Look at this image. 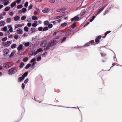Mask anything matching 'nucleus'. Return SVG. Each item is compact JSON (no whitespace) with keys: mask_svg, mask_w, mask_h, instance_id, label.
<instances>
[{"mask_svg":"<svg viewBox=\"0 0 122 122\" xmlns=\"http://www.w3.org/2000/svg\"><path fill=\"white\" fill-rule=\"evenodd\" d=\"M11 43V42L10 41H8L6 43H5L3 42L2 44H3V45L4 46L7 47L9 46L10 44Z\"/></svg>","mask_w":122,"mask_h":122,"instance_id":"obj_6","label":"nucleus"},{"mask_svg":"<svg viewBox=\"0 0 122 122\" xmlns=\"http://www.w3.org/2000/svg\"><path fill=\"white\" fill-rule=\"evenodd\" d=\"M49 22L48 20H46L44 22V24L45 25H47L49 24Z\"/></svg>","mask_w":122,"mask_h":122,"instance_id":"obj_33","label":"nucleus"},{"mask_svg":"<svg viewBox=\"0 0 122 122\" xmlns=\"http://www.w3.org/2000/svg\"><path fill=\"white\" fill-rule=\"evenodd\" d=\"M53 27V25L52 24H49L48 25V27L49 28H51Z\"/></svg>","mask_w":122,"mask_h":122,"instance_id":"obj_41","label":"nucleus"},{"mask_svg":"<svg viewBox=\"0 0 122 122\" xmlns=\"http://www.w3.org/2000/svg\"><path fill=\"white\" fill-rule=\"evenodd\" d=\"M69 30L70 32L72 34V35H73L75 33V30H72L71 29L70 30Z\"/></svg>","mask_w":122,"mask_h":122,"instance_id":"obj_26","label":"nucleus"},{"mask_svg":"<svg viewBox=\"0 0 122 122\" xmlns=\"http://www.w3.org/2000/svg\"><path fill=\"white\" fill-rule=\"evenodd\" d=\"M2 29H3L2 30H3L5 31H6L7 30V27L6 26H4L2 28Z\"/></svg>","mask_w":122,"mask_h":122,"instance_id":"obj_44","label":"nucleus"},{"mask_svg":"<svg viewBox=\"0 0 122 122\" xmlns=\"http://www.w3.org/2000/svg\"><path fill=\"white\" fill-rule=\"evenodd\" d=\"M16 67H14L10 69L8 71V73L10 75H12L15 73V71L16 70Z\"/></svg>","mask_w":122,"mask_h":122,"instance_id":"obj_1","label":"nucleus"},{"mask_svg":"<svg viewBox=\"0 0 122 122\" xmlns=\"http://www.w3.org/2000/svg\"><path fill=\"white\" fill-rule=\"evenodd\" d=\"M14 37L15 39L17 40L18 37V35L17 34L15 35Z\"/></svg>","mask_w":122,"mask_h":122,"instance_id":"obj_61","label":"nucleus"},{"mask_svg":"<svg viewBox=\"0 0 122 122\" xmlns=\"http://www.w3.org/2000/svg\"><path fill=\"white\" fill-rule=\"evenodd\" d=\"M15 52L14 51H12L11 53L10 54L9 56V57H10L12 56L15 54Z\"/></svg>","mask_w":122,"mask_h":122,"instance_id":"obj_48","label":"nucleus"},{"mask_svg":"<svg viewBox=\"0 0 122 122\" xmlns=\"http://www.w3.org/2000/svg\"><path fill=\"white\" fill-rule=\"evenodd\" d=\"M10 9V7L9 6L6 7L4 9V10L5 11H7L9 10Z\"/></svg>","mask_w":122,"mask_h":122,"instance_id":"obj_27","label":"nucleus"},{"mask_svg":"<svg viewBox=\"0 0 122 122\" xmlns=\"http://www.w3.org/2000/svg\"><path fill=\"white\" fill-rule=\"evenodd\" d=\"M48 41L47 40H45L43 41L40 44L41 47H44L46 46L47 43Z\"/></svg>","mask_w":122,"mask_h":122,"instance_id":"obj_3","label":"nucleus"},{"mask_svg":"<svg viewBox=\"0 0 122 122\" xmlns=\"http://www.w3.org/2000/svg\"><path fill=\"white\" fill-rule=\"evenodd\" d=\"M7 37H5L3 38L2 39V41H6L7 40Z\"/></svg>","mask_w":122,"mask_h":122,"instance_id":"obj_52","label":"nucleus"},{"mask_svg":"<svg viewBox=\"0 0 122 122\" xmlns=\"http://www.w3.org/2000/svg\"><path fill=\"white\" fill-rule=\"evenodd\" d=\"M67 38V37H64L62 39L61 41V43H62L64 42L66 40V39Z\"/></svg>","mask_w":122,"mask_h":122,"instance_id":"obj_17","label":"nucleus"},{"mask_svg":"<svg viewBox=\"0 0 122 122\" xmlns=\"http://www.w3.org/2000/svg\"><path fill=\"white\" fill-rule=\"evenodd\" d=\"M31 23H28L27 24V25L29 27H30L31 26Z\"/></svg>","mask_w":122,"mask_h":122,"instance_id":"obj_63","label":"nucleus"},{"mask_svg":"<svg viewBox=\"0 0 122 122\" xmlns=\"http://www.w3.org/2000/svg\"><path fill=\"white\" fill-rule=\"evenodd\" d=\"M33 5L32 4H31L28 7V10H30L33 7Z\"/></svg>","mask_w":122,"mask_h":122,"instance_id":"obj_38","label":"nucleus"},{"mask_svg":"<svg viewBox=\"0 0 122 122\" xmlns=\"http://www.w3.org/2000/svg\"><path fill=\"white\" fill-rule=\"evenodd\" d=\"M16 45L15 44L12 45L11 46V47L12 49H14L16 47Z\"/></svg>","mask_w":122,"mask_h":122,"instance_id":"obj_37","label":"nucleus"},{"mask_svg":"<svg viewBox=\"0 0 122 122\" xmlns=\"http://www.w3.org/2000/svg\"><path fill=\"white\" fill-rule=\"evenodd\" d=\"M43 29V27L41 26L39 27L38 28V30L39 31H42Z\"/></svg>","mask_w":122,"mask_h":122,"instance_id":"obj_46","label":"nucleus"},{"mask_svg":"<svg viewBox=\"0 0 122 122\" xmlns=\"http://www.w3.org/2000/svg\"><path fill=\"white\" fill-rule=\"evenodd\" d=\"M28 59V58L27 57H26L24 58L23 60V61L25 62H26L27 61Z\"/></svg>","mask_w":122,"mask_h":122,"instance_id":"obj_31","label":"nucleus"},{"mask_svg":"<svg viewBox=\"0 0 122 122\" xmlns=\"http://www.w3.org/2000/svg\"><path fill=\"white\" fill-rule=\"evenodd\" d=\"M31 65L30 63H28L27 65L25 67V69H27L28 68H29L31 66Z\"/></svg>","mask_w":122,"mask_h":122,"instance_id":"obj_23","label":"nucleus"},{"mask_svg":"<svg viewBox=\"0 0 122 122\" xmlns=\"http://www.w3.org/2000/svg\"><path fill=\"white\" fill-rule=\"evenodd\" d=\"M24 29L25 31L27 32L28 31V28L27 26H25L24 27Z\"/></svg>","mask_w":122,"mask_h":122,"instance_id":"obj_42","label":"nucleus"},{"mask_svg":"<svg viewBox=\"0 0 122 122\" xmlns=\"http://www.w3.org/2000/svg\"><path fill=\"white\" fill-rule=\"evenodd\" d=\"M24 62H21L20 65V68H22L23 67V66L24 65Z\"/></svg>","mask_w":122,"mask_h":122,"instance_id":"obj_20","label":"nucleus"},{"mask_svg":"<svg viewBox=\"0 0 122 122\" xmlns=\"http://www.w3.org/2000/svg\"><path fill=\"white\" fill-rule=\"evenodd\" d=\"M94 43V41L93 40H92L88 42L89 46L91 45L92 44H93Z\"/></svg>","mask_w":122,"mask_h":122,"instance_id":"obj_19","label":"nucleus"},{"mask_svg":"<svg viewBox=\"0 0 122 122\" xmlns=\"http://www.w3.org/2000/svg\"><path fill=\"white\" fill-rule=\"evenodd\" d=\"M28 71H26V72H25V73H24L23 75H24L25 77L28 74Z\"/></svg>","mask_w":122,"mask_h":122,"instance_id":"obj_58","label":"nucleus"},{"mask_svg":"<svg viewBox=\"0 0 122 122\" xmlns=\"http://www.w3.org/2000/svg\"><path fill=\"white\" fill-rule=\"evenodd\" d=\"M16 33L18 34H22L23 33V31L21 29L18 28L16 30Z\"/></svg>","mask_w":122,"mask_h":122,"instance_id":"obj_11","label":"nucleus"},{"mask_svg":"<svg viewBox=\"0 0 122 122\" xmlns=\"http://www.w3.org/2000/svg\"><path fill=\"white\" fill-rule=\"evenodd\" d=\"M5 24L4 21L2 20L0 21V26H4Z\"/></svg>","mask_w":122,"mask_h":122,"instance_id":"obj_16","label":"nucleus"},{"mask_svg":"<svg viewBox=\"0 0 122 122\" xmlns=\"http://www.w3.org/2000/svg\"><path fill=\"white\" fill-rule=\"evenodd\" d=\"M26 9L25 8H23L22 9L21 11L22 13H25L26 11Z\"/></svg>","mask_w":122,"mask_h":122,"instance_id":"obj_39","label":"nucleus"},{"mask_svg":"<svg viewBox=\"0 0 122 122\" xmlns=\"http://www.w3.org/2000/svg\"><path fill=\"white\" fill-rule=\"evenodd\" d=\"M102 37L101 36H99L97 37L96 38V39L99 40V39H100Z\"/></svg>","mask_w":122,"mask_h":122,"instance_id":"obj_51","label":"nucleus"},{"mask_svg":"<svg viewBox=\"0 0 122 122\" xmlns=\"http://www.w3.org/2000/svg\"><path fill=\"white\" fill-rule=\"evenodd\" d=\"M41 59V56H39L37 59V61H40Z\"/></svg>","mask_w":122,"mask_h":122,"instance_id":"obj_49","label":"nucleus"},{"mask_svg":"<svg viewBox=\"0 0 122 122\" xmlns=\"http://www.w3.org/2000/svg\"><path fill=\"white\" fill-rule=\"evenodd\" d=\"M23 7V5H18L17 6V8L18 9H20Z\"/></svg>","mask_w":122,"mask_h":122,"instance_id":"obj_28","label":"nucleus"},{"mask_svg":"<svg viewBox=\"0 0 122 122\" xmlns=\"http://www.w3.org/2000/svg\"><path fill=\"white\" fill-rule=\"evenodd\" d=\"M22 79L23 78L21 77H19L18 78V82H20L22 81V80H23L24 79Z\"/></svg>","mask_w":122,"mask_h":122,"instance_id":"obj_30","label":"nucleus"},{"mask_svg":"<svg viewBox=\"0 0 122 122\" xmlns=\"http://www.w3.org/2000/svg\"><path fill=\"white\" fill-rule=\"evenodd\" d=\"M16 5V1H15L12 3L10 5L12 8L15 7Z\"/></svg>","mask_w":122,"mask_h":122,"instance_id":"obj_13","label":"nucleus"},{"mask_svg":"<svg viewBox=\"0 0 122 122\" xmlns=\"http://www.w3.org/2000/svg\"><path fill=\"white\" fill-rule=\"evenodd\" d=\"M57 43L56 41L55 40H52L51 41L48 43V44L51 47L54 46Z\"/></svg>","mask_w":122,"mask_h":122,"instance_id":"obj_4","label":"nucleus"},{"mask_svg":"<svg viewBox=\"0 0 122 122\" xmlns=\"http://www.w3.org/2000/svg\"><path fill=\"white\" fill-rule=\"evenodd\" d=\"M10 0H8L5 2L4 4V5L5 6L8 5L9 3Z\"/></svg>","mask_w":122,"mask_h":122,"instance_id":"obj_29","label":"nucleus"},{"mask_svg":"<svg viewBox=\"0 0 122 122\" xmlns=\"http://www.w3.org/2000/svg\"><path fill=\"white\" fill-rule=\"evenodd\" d=\"M29 42H27L25 43L24 45L26 47H27L29 45Z\"/></svg>","mask_w":122,"mask_h":122,"instance_id":"obj_47","label":"nucleus"},{"mask_svg":"<svg viewBox=\"0 0 122 122\" xmlns=\"http://www.w3.org/2000/svg\"><path fill=\"white\" fill-rule=\"evenodd\" d=\"M42 50V49L41 48H40L37 49L36 51L38 53L41 51Z\"/></svg>","mask_w":122,"mask_h":122,"instance_id":"obj_35","label":"nucleus"},{"mask_svg":"<svg viewBox=\"0 0 122 122\" xmlns=\"http://www.w3.org/2000/svg\"><path fill=\"white\" fill-rule=\"evenodd\" d=\"M62 12L63 13V14L62 15H61L59 16H55L54 17V19H58L59 18H61L62 16H64L65 15L64 10H62Z\"/></svg>","mask_w":122,"mask_h":122,"instance_id":"obj_7","label":"nucleus"},{"mask_svg":"<svg viewBox=\"0 0 122 122\" xmlns=\"http://www.w3.org/2000/svg\"><path fill=\"white\" fill-rule=\"evenodd\" d=\"M31 31L32 32H35L36 31V29L33 28H31Z\"/></svg>","mask_w":122,"mask_h":122,"instance_id":"obj_54","label":"nucleus"},{"mask_svg":"<svg viewBox=\"0 0 122 122\" xmlns=\"http://www.w3.org/2000/svg\"><path fill=\"white\" fill-rule=\"evenodd\" d=\"M109 10H107L105 11V12L103 14V15H106L107 13H108V12Z\"/></svg>","mask_w":122,"mask_h":122,"instance_id":"obj_56","label":"nucleus"},{"mask_svg":"<svg viewBox=\"0 0 122 122\" xmlns=\"http://www.w3.org/2000/svg\"><path fill=\"white\" fill-rule=\"evenodd\" d=\"M86 11L85 10H82L81 13H80V15L82 16L84 15L85 14Z\"/></svg>","mask_w":122,"mask_h":122,"instance_id":"obj_15","label":"nucleus"},{"mask_svg":"<svg viewBox=\"0 0 122 122\" xmlns=\"http://www.w3.org/2000/svg\"><path fill=\"white\" fill-rule=\"evenodd\" d=\"M37 25L36 23H33L32 25V26L34 27H36Z\"/></svg>","mask_w":122,"mask_h":122,"instance_id":"obj_43","label":"nucleus"},{"mask_svg":"<svg viewBox=\"0 0 122 122\" xmlns=\"http://www.w3.org/2000/svg\"><path fill=\"white\" fill-rule=\"evenodd\" d=\"M33 55V51H30L28 54V55L29 57H30L32 56Z\"/></svg>","mask_w":122,"mask_h":122,"instance_id":"obj_22","label":"nucleus"},{"mask_svg":"<svg viewBox=\"0 0 122 122\" xmlns=\"http://www.w3.org/2000/svg\"><path fill=\"white\" fill-rule=\"evenodd\" d=\"M10 34L9 31H7L5 33V36H6L7 35H9Z\"/></svg>","mask_w":122,"mask_h":122,"instance_id":"obj_59","label":"nucleus"},{"mask_svg":"<svg viewBox=\"0 0 122 122\" xmlns=\"http://www.w3.org/2000/svg\"><path fill=\"white\" fill-rule=\"evenodd\" d=\"M36 59L35 58H33L30 61V63H32L36 61Z\"/></svg>","mask_w":122,"mask_h":122,"instance_id":"obj_45","label":"nucleus"},{"mask_svg":"<svg viewBox=\"0 0 122 122\" xmlns=\"http://www.w3.org/2000/svg\"><path fill=\"white\" fill-rule=\"evenodd\" d=\"M50 47H51V46H50V45L48 43V44H47V46L46 47V48L45 49V50H49L50 49Z\"/></svg>","mask_w":122,"mask_h":122,"instance_id":"obj_18","label":"nucleus"},{"mask_svg":"<svg viewBox=\"0 0 122 122\" xmlns=\"http://www.w3.org/2000/svg\"><path fill=\"white\" fill-rule=\"evenodd\" d=\"M20 19V17L19 16H16L14 17V20L15 21H16Z\"/></svg>","mask_w":122,"mask_h":122,"instance_id":"obj_14","label":"nucleus"},{"mask_svg":"<svg viewBox=\"0 0 122 122\" xmlns=\"http://www.w3.org/2000/svg\"><path fill=\"white\" fill-rule=\"evenodd\" d=\"M23 48V45L22 44L19 45L17 48V50L18 51V53L20 55H22L23 53V51H20Z\"/></svg>","mask_w":122,"mask_h":122,"instance_id":"obj_2","label":"nucleus"},{"mask_svg":"<svg viewBox=\"0 0 122 122\" xmlns=\"http://www.w3.org/2000/svg\"><path fill=\"white\" fill-rule=\"evenodd\" d=\"M32 19L33 20H37L38 19V18L36 16H33L32 17Z\"/></svg>","mask_w":122,"mask_h":122,"instance_id":"obj_24","label":"nucleus"},{"mask_svg":"<svg viewBox=\"0 0 122 122\" xmlns=\"http://www.w3.org/2000/svg\"><path fill=\"white\" fill-rule=\"evenodd\" d=\"M47 52H45L42 55V57H45L47 55Z\"/></svg>","mask_w":122,"mask_h":122,"instance_id":"obj_57","label":"nucleus"},{"mask_svg":"<svg viewBox=\"0 0 122 122\" xmlns=\"http://www.w3.org/2000/svg\"><path fill=\"white\" fill-rule=\"evenodd\" d=\"M65 36H72L73 35H72L71 33L70 32L69 30H67V32L65 33Z\"/></svg>","mask_w":122,"mask_h":122,"instance_id":"obj_10","label":"nucleus"},{"mask_svg":"<svg viewBox=\"0 0 122 122\" xmlns=\"http://www.w3.org/2000/svg\"><path fill=\"white\" fill-rule=\"evenodd\" d=\"M79 18L78 16V15L75 16L74 17L72 18L71 20V21L72 22L73 21H74V22L78 21H79Z\"/></svg>","mask_w":122,"mask_h":122,"instance_id":"obj_5","label":"nucleus"},{"mask_svg":"<svg viewBox=\"0 0 122 122\" xmlns=\"http://www.w3.org/2000/svg\"><path fill=\"white\" fill-rule=\"evenodd\" d=\"M29 81V79L28 78L26 79L24 81V83L25 84H26L27 83V82Z\"/></svg>","mask_w":122,"mask_h":122,"instance_id":"obj_53","label":"nucleus"},{"mask_svg":"<svg viewBox=\"0 0 122 122\" xmlns=\"http://www.w3.org/2000/svg\"><path fill=\"white\" fill-rule=\"evenodd\" d=\"M48 27H47V26L43 28V30L44 31H46V30H48Z\"/></svg>","mask_w":122,"mask_h":122,"instance_id":"obj_34","label":"nucleus"},{"mask_svg":"<svg viewBox=\"0 0 122 122\" xmlns=\"http://www.w3.org/2000/svg\"><path fill=\"white\" fill-rule=\"evenodd\" d=\"M76 27V24L75 23H73L71 25V27L72 29H74Z\"/></svg>","mask_w":122,"mask_h":122,"instance_id":"obj_32","label":"nucleus"},{"mask_svg":"<svg viewBox=\"0 0 122 122\" xmlns=\"http://www.w3.org/2000/svg\"><path fill=\"white\" fill-rule=\"evenodd\" d=\"M107 6L106 5L104 7L103 6H102L101 7L100 9L98 10L97 11V14L100 13L103 10L105 7Z\"/></svg>","mask_w":122,"mask_h":122,"instance_id":"obj_9","label":"nucleus"},{"mask_svg":"<svg viewBox=\"0 0 122 122\" xmlns=\"http://www.w3.org/2000/svg\"><path fill=\"white\" fill-rule=\"evenodd\" d=\"M26 17L24 15L22 16L21 18V19L22 20H23L25 19Z\"/></svg>","mask_w":122,"mask_h":122,"instance_id":"obj_40","label":"nucleus"},{"mask_svg":"<svg viewBox=\"0 0 122 122\" xmlns=\"http://www.w3.org/2000/svg\"><path fill=\"white\" fill-rule=\"evenodd\" d=\"M21 0H16V2L17 4H18L19 3L21 2Z\"/></svg>","mask_w":122,"mask_h":122,"instance_id":"obj_64","label":"nucleus"},{"mask_svg":"<svg viewBox=\"0 0 122 122\" xmlns=\"http://www.w3.org/2000/svg\"><path fill=\"white\" fill-rule=\"evenodd\" d=\"M50 3H53L55 2V0H49Z\"/></svg>","mask_w":122,"mask_h":122,"instance_id":"obj_60","label":"nucleus"},{"mask_svg":"<svg viewBox=\"0 0 122 122\" xmlns=\"http://www.w3.org/2000/svg\"><path fill=\"white\" fill-rule=\"evenodd\" d=\"M28 2L27 1L24 4V6L27 7L28 6Z\"/></svg>","mask_w":122,"mask_h":122,"instance_id":"obj_50","label":"nucleus"},{"mask_svg":"<svg viewBox=\"0 0 122 122\" xmlns=\"http://www.w3.org/2000/svg\"><path fill=\"white\" fill-rule=\"evenodd\" d=\"M67 25V23L66 22H64V23L62 24L61 25V27H65Z\"/></svg>","mask_w":122,"mask_h":122,"instance_id":"obj_25","label":"nucleus"},{"mask_svg":"<svg viewBox=\"0 0 122 122\" xmlns=\"http://www.w3.org/2000/svg\"><path fill=\"white\" fill-rule=\"evenodd\" d=\"M4 54L5 56L7 55L9 52V50L7 49H5L3 50Z\"/></svg>","mask_w":122,"mask_h":122,"instance_id":"obj_8","label":"nucleus"},{"mask_svg":"<svg viewBox=\"0 0 122 122\" xmlns=\"http://www.w3.org/2000/svg\"><path fill=\"white\" fill-rule=\"evenodd\" d=\"M95 15H94L93 17H92V18L91 19H90V22H92V21H93L94 20V18H95Z\"/></svg>","mask_w":122,"mask_h":122,"instance_id":"obj_36","label":"nucleus"},{"mask_svg":"<svg viewBox=\"0 0 122 122\" xmlns=\"http://www.w3.org/2000/svg\"><path fill=\"white\" fill-rule=\"evenodd\" d=\"M95 42H96V43L97 44H98L99 42V41L96 39L95 40Z\"/></svg>","mask_w":122,"mask_h":122,"instance_id":"obj_55","label":"nucleus"},{"mask_svg":"<svg viewBox=\"0 0 122 122\" xmlns=\"http://www.w3.org/2000/svg\"><path fill=\"white\" fill-rule=\"evenodd\" d=\"M25 87V85L23 83L22 84V88L23 89H24Z\"/></svg>","mask_w":122,"mask_h":122,"instance_id":"obj_62","label":"nucleus"},{"mask_svg":"<svg viewBox=\"0 0 122 122\" xmlns=\"http://www.w3.org/2000/svg\"><path fill=\"white\" fill-rule=\"evenodd\" d=\"M49 11V9L48 8H45L44 9L42 10V12L45 13H48Z\"/></svg>","mask_w":122,"mask_h":122,"instance_id":"obj_12","label":"nucleus"},{"mask_svg":"<svg viewBox=\"0 0 122 122\" xmlns=\"http://www.w3.org/2000/svg\"><path fill=\"white\" fill-rule=\"evenodd\" d=\"M11 21V18H9L7 19L6 20V22L7 23H10Z\"/></svg>","mask_w":122,"mask_h":122,"instance_id":"obj_21","label":"nucleus"}]
</instances>
